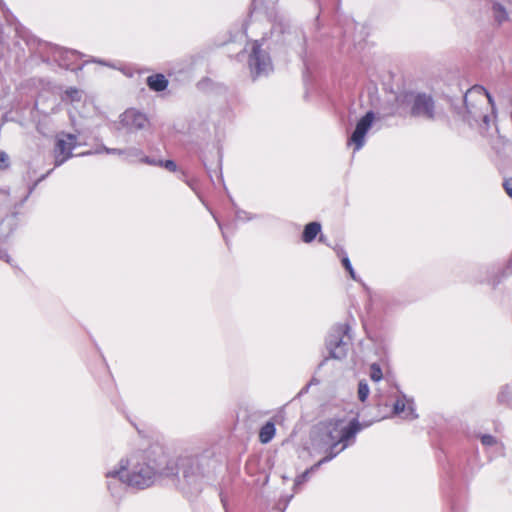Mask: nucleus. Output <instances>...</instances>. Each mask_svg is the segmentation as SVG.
Listing matches in <instances>:
<instances>
[{"label":"nucleus","mask_w":512,"mask_h":512,"mask_svg":"<svg viewBox=\"0 0 512 512\" xmlns=\"http://www.w3.org/2000/svg\"><path fill=\"white\" fill-rule=\"evenodd\" d=\"M120 123L129 132H134L144 129L149 120L144 113L131 108L121 114Z\"/></svg>","instance_id":"obj_10"},{"label":"nucleus","mask_w":512,"mask_h":512,"mask_svg":"<svg viewBox=\"0 0 512 512\" xmlns=\"http://www.w3.org/2000/svg\"><path fill=\"white\" fill-rule=\"evenodd\" d=\"M328 463V459L321 458L318 462L313 464L311 467L307 468L306 471L312 475L315 473L323 464Z\"/></svg>","instance_id":"obj_29"},{"label":"nucleus","mask_w":512,"mask_h":512,"mask_svg":"<svg viewBox=\"0 0 512 512\" xmlns=\"http://www.w3.org/2000/svg\"><path fill=\"white\" fill-rule=\"evenodd\" d=\"M50 173V171L47 174L42 175L30 188L27 197L33 192L35 187L38 185L39 182L45 179V177Z\"/></svg>","instance_id":"obj_38"},{"label":"nucleus","mask_w":512,"mask_h":512,"mask_svg":"<svg viewBox=\"0 0 512 512\" xmlns=\"http://www.w3.org/2000/svg\"><path fill=\"white\" fill-rule=\"evenodd\" d=\"M481 443L484 445V446H493L494 444H496V438L491 435V434H483L481 435Z\"/></svg>","instance_id":"obj_26"},{"label":"nucleus","mask_w":512,"mask_h":512,"mask_svg":"<svg viewBox=\"0 0 512 512\" xmlns=\"http://www.w3.org/2000/svg\"><path fill=\"white\" fill-rule=\"evenodd\" d=\"M220 501L223 505V508L225 509V512H228V502L226 496L223 494V492H220Z\"/></svg>","instance_id":"obj_40"},{"label":"nucleus","mask_w":512,"mask_h":512,"mask_svg":"<svg viewBox=\"0 0 512 512\" xmlns=\"http://www.w3.org/2000/svg\"><path fill=\"white\" fill-rule=\"evenodd\" d=\"M405 98L411 102V115L426 120L435 119V102L431 95L426 93H408Z\"/></svg>","instance_id":"obj_5"},{"label":"nucleus","mask_w":512,"mask_h":512,"mask_svg":"<svg viewBox=\"0 0 512 512\" xmlns=\"http://www.w3.org/2000/svg\"><path fill=\"white\" fill-rule=\"evenodd\" d=\"M62 54L64 56L63 61H65V59L78 58L80 56V54L74 50H65Z\"/></svg>","instance_id":"obj_34"},{"label":"nucleus","mask_w":512,"mask_h":512,"mask_svg":"<svg viewBox=\"0 0 512 512\" xmlns=\"http://www.w3.org/2000/svg\"><path fill=\"white\" fill-rule=\"evenodd\" d=\"M350 326L348 324H336L328 332L325 339V346L328 356L318 364L320 370L326 362L331 359L341 360L347 356L350 335Z\"/></svg>","instance_id":"obj_3"},{"label":"nucleus","mask_w":512,"mask_h":512,"mask_svg":"<svg viewBox=\"0 0 512 512\" xmlns=\"http://www.w3.org/2000/svg\"><path fill=\"white\" fill-rule=\"evenodd\" d=\"M10 205V194L0 189V214Z\"/></svg>","instance_id":"obj_25"},{"label":"nucleus","mask_w":512,"mask_h":512,"mask_svg":"<svg viewBox=\"0 0 512 512\" xmlns=\"http://www.w3.org/2000/svg\"><path fill=\"white\" fill-rule=\"evenodd\" d=\"M321 232V224L319 222L308 223L302 233V241L304 243H311L315 240L317 235Z\"/></svg>","instance_id":"obj_18"},{"label":"nucleus","mask_w":512,"mask_h":512,"mask_svg":"<svg viewBox=\"0 0 512 512\" xmlns=\"http://www.w3.org/2000/svg\"><path fill=\"white\" fill-rule=\"evenodd\" d=\"M66 95L71 99V101H80L81 95L77 88H69L66 90Z\"/></svg>","instance_id":"obj_27"},{"label":"nucleus","mask_w":512,"mask_h":512,"mask_svg":"<svg viewBox=\"0 0 512 512\" xmlns=\"http://www.w3.org/2000/svg\"><path fill=\"white\" fill-rule=\"evenodd\" d=\"M261 46L262 44L258 40H255L248 58V65L253 79L261 75H266L272 70L270 56Z\"/></svg>","instance_id":"obj_6"},{"label":"nucleus","mask_w":512,"mask_h":512,"mask_svg":"<svg viewBox=\"0 0 512 512\" xmlns=\"http://www.w3.org/2000/svg\"><path fill=\"white\" fill-rule=\"evenodd\" d=\"M464 102H465V105H466V108H467L468 112L471 113V111L468 108V104H467V95L464 98Z\"/></svg>","instance_id":"obj_44"},{"label":"nucleus","mask_w":512,"mask_h":512,"mask_svg":"<svg viewBox=\"0 0 512 512\" xmlns=\"http://www.w3.org/2000/svg\"><path fill=\"white\" fill-rule=\"evenodd\" d=\"M374 113L368 111L357 123L354 132L350 137V142L355 145V150H360L365 143V135L372 126L374 120Z\"/></svg>","instance_id":"obj_11"},{"label":"nucleus","mask_w":512,"mask_h":512,"mask_svg":"<svg viewBox=\"0 0 512 512\" xmlns=\"http://www.w3.org/2000/svg\"><path fill=\"white\" fill-rule=\"evenodd\" d=\"M496 401L498 405L512 409V385H502L497 393Z\"/></svg>","instance_id":"obj_15"},{"label":"nucleus","mask_w":512,"mask_h":512,"mask_svg":"<svg viewBox=\"0 0 512 512\" xmlns=\"http://www.w3.org/2000/svg\"><path fill=\"white\" fill-rule=\"evenodd\" d=\"M0 259L5 260L7 263H11V258L8 253L0 248Z\"/></svg>","instance_id":"obj_39"},{"label":"nucleus","mask_w":512,"mask_h":512,"mask_svg":"<svg viewBox=\"0 0 512 512\" xmlns=\"http://www.w3.org/2000/svg\"><path fill=\"white\" fill-rule=\"evenodd\" d=\"M143 154H144L143 151L137 147H129V148H126L123 150H119V152H118V155L122 156L123 159L128 162H135V161L141 162Z\"/></svg>","instance_id":"obj_19"},{"label":"nucleus","mask_w":512,"mask_h":512,"mask_svg":"<svg viewBox=\"0 0 512 512\" xmlns=\"http://www.w3.org/2000/svg\"><path fill=\"white\" fill-rule=\"evenodd\" d=\"M319 384V380L313 377L310 382L303 388V391H307L310 385Z\"/></svg>","instance_id":"obj_43"},{"label":"nucleus","mask_w":512,"mask_h":512,"mask_svg":"<svg viewBox=\"0 0 512 512\" xmlns=\"http://www.w3.org/2000/svg\"><path fill=\"white\" fill-rule=\"evenodd\" d=\"M451 512H465L463 504L458 500L451 499Z\"/></svg>","instance_id":"obj_30"},{"label":"nucleus","mask_w":512,"mask_h":512,"mask_svg":"<svg viewBox=\"0 0 512 512\" xmlns=\"http://www.w3.org/2000/svg\"><path fill=\"white\" fill-rule=\"evenodd\" d=\"M17 226V213L7 215L0 222V239H6Z\"/></svg>","instance_id":"obj_14"},{"label":"nucleus","mask_w":512,"mask_h":512,"mask_svg":"<svg viewBox=\"0 0 512 512\" xmlns=\"http://www.w3.org/2000/svg\"><path fill=\"white\" fill-rule=\"evenodd\" d=\"M77 146V137L74 134H65L57 138L53 150L55 167L61 166L72 157V151Z\"/></svg>","instance_id":"obj_8"},{"label":"nucleus","mask_w":512,"mask_h":512,"mask_svg":"<svg viewBox=\"0 0 512 512\" xmlns=\"http://www.w3.org/2000/svg\"><path fill=\"white\" fill-rule=\"evenodd\" d=\"M505 192L512 198V178H505L503 181Z\"/></svg>","instance_id":"obj_32"},{"label":"nucleus","mask_w":512,"mask_h":512,"mask_svg":"<svg viewBox=\"0 0 512 512\" xmlns=\"http://www.w3.org/2000/svg\"><path fill=\"white\" fill-rule=\"evenodd\" d=\"M129 463V460L121 459L117 467L105 473L107 489L114 498H121L126 488L129 487L125 477Z\"/></svg>","instance_id":"obj_4"},{"label":"nucleus","mask_w":512,"mask_h":512,"mask_svg":"<svg viewBox=\"0 0 512 512\" xmlns=\"http://www.w3.org/2000/svg\"><path fill=\"white\" fill-rule=\"evenodd\" d=\"M214 463L208 454L180 456L174 465H166L164 475H177L181 491L187 496H196L209 479Z\"/></svg>","instance_id":"obj_1"},{"label":"nucleus","mask_w":512,"mask_h":512,"mask_svg":"<svg viewBox=\"0 0 512 512\" xmlns=\"http://www.w3.org/2000/svg\"><path fill=\"white\" fill-rule=\"evenodd\" d=\"M148 456L145 453H139L132 456L129 460L128 469L125 471L128 486L138 490L150 487L155 480L157 473L164 474L165 468H161L155 461L147 462Z\"/></svg>","instance_id":"obj_2"},{"label":"nucleus","mask_w":512,"mask_h":512,"mask_svg":"<svg viewBox=\"0 0 512 512\" xmlns=\"http://www.w3.org/2000/svg\"><path fill=\"white\" fill-rule=\"evenodd\" d=\"M146 83L148 87L155 92L164 91L169 84L166 77L161 73L148 76Z\"/></svg>","instance_id":"obj_16"},{"label":"nucleus","mask_w":512,"mask_h":512,"mask_svg":"<svg viewBox=\"0 0 512 512\" xmlns=\"http://www.w3.org/2000/svg\"><path fill=\"white\" fill-rule=\"evenodd\" d=\"M141 163H145V164L152 165V166H159V160H155L153 158L145 156L144 154L141 159Z\"/></svg>","instance_id":"obj_35"},{"label":"nucleus","mask_w":512,"mask_h":512,"mask_svg":"<svg viewBox=\"0 0 512 512\" xmlns=\"http://www.w3.org/2000/svg\"><path fill=\"white\" fill-rule=\"evenodd\" d=\"M120 149H116V148H107V147H103V151H105L107 154H117L118 155V152H119Z\"/></svg>","instance_id":"obj_42"},{"label":"nucleus","mask_w":512,"mask_h":512,"mask_svg":"<svg viewBox=\"0 0 512 512\" xmlns=\"http://www.w3.org/2000/svg\"><path fill=\"white\" fill-rule=\"evenodd\" d=\"M370 388L366 380H360L358 383V399L361 402H365L368 399Z\"/></svg>","instance_id":"obj_22"},{"label":"nucleus","mask_w":512,"mask_h":512,"mask_svg":"<svg viewBox=\"0 0 512 512\" xmlns=\"http://www.w3.org/2000/svg\"><path fill=\"white\" fill-rule=\"evenodd\" d=\"M320 448L323 449L325 453V456L323 458L328 459V462L333 460L337 455H339L342 451L345 450L342 449V445L338 442V440L336 442L329 443Z\"/></svg>","instance_id":"obj_20"},{"label":"nucleus","mask_w":512,"mask_h":512,"mask_svg":"<svg viewBox=\"0 0 512 512\" xmlns=\"http://www.w3.org/2000/svg\"><path fill=\"white\" fill-rule=\"evenodd\" d=\"M159 166L165 167L171 172H175L177 170V164L173 160H159Z\"/></svg>","instance_id":"obj_28"},{"label":"nucleus","mask_w":512,"mask_h":512,"mask_svg":"<svg viewBox=\"0 0 512 512\" xmlns=\"http://www.w3.org/2000/svg\"><path fill=\"white\" fill-rule=\"evenodd\" d=\"M370 378L373 382H379L383 378L382 368L379 363L374 362L370 365Z\"/></svg>","instance_id":"obj_23"},{"label":"nucleus","mask_w":512,"mask_h":512,"mask_svg":"<svg viewBox=\"0 0 512 512\" xmlns=\"http://www.w3.org/2000/svg\"><path fill=\"white\" fill-rule=\"evenodd\" d=\"M404 413V419L416 420L419 415L416 412V405L413 398L407 397L403 391H399V396L392 404V415L398 416Z\"/></svg>","instance_id":"obj_9"},{"label":"nucleus","mask_w":512,"mask_h":512,"mask_svg":"<svg viewBox=\"0 0 512 512\" xmlns=\"http://www.w3.org/2000/svg\"><path fill=\"white\" fill-rule=\"evenodd\" d=\"M509 267L512 269V257H511V260L509 262Z\"/></svg>","instance_id":"obj_47"},{"label":"nucleus","mask_w":512,"mask_h":512,"mask_svg":"<svg viewBox=\"0 0 512 512\" xmlns=\"http://www.w3.org/2000/svg\"><path fill=\"white\" fill-rule=\"evenodd\" d=\"M276 434L275 423L271 420L265 422L259 430V441L262 444H268Z\"/></svg>","instance_id":"obj_17"},{"label":"nucleus","mask_w":512,"mask_h":512,"mask_svg":"<svg viewBox=\"0 0 512 512\" xmlns=\"http://www.w3.org/2000/svg\"><path fill=\"white\" fill-rule=\"evenodd\" d=\"M8 155L3 152V151H0V168L1 169H5L9 166V163H8Z\"/></svg>","instance_id":"obj_33"},{"label":"nucleus","mask_w":512,"mask_h":512,"mask_svg":"<svg viewBox=\"0 0 512 512\" xmlns=\"http://www.w3.org/2000/svg\"><path fill=\"white\" fill-rule=\"evenodd\" d=\"M493 13H494L495 20L499 24L504 22L508 18V14L506 12L505 7L500 3L496 2L493 4Z\"/></svg>","instance_id":"obj_21"},{"label":"nucleus","mask_w":512,"mask_h":512,"mask_svg":"<svg viewBox=\"0 0 512 512\" xmlns=\"http://www.w3.org/2000/svg\"><path fill=\"white\" fill-rule=\"evenodd\" d=\"M343 422L344 420L339 418H330L321 421L316 427L313 442L319 447L336 442L338 440L339 427Z\"/></svg>","instance_id":"obj_7"},{"label":"nucleus","mask_w":512,"mask_h":512,"mask_svg":"<svg viewBox=\"0 0 512 512\" xmlns=\"http://www.w3.org/2000/svg\"><path fill=\"white\" fill-rule=\"evenodd\" d=\"M342 264L345 267V269L349 272L351 277L353 279H355L354 270H353L352 264H351V262H350L348 257H345V258L342 259Z\"/></svg>","instance_id":"obj_31"},{"label":"nucleus","mask_w":512,"mask_h":512,"mask_svg":"<svg viewBox=\"0 0 512 512\" xmlns=\"http://www.w3.org/2000/svg\"><path fill=\"white\" fill-rule=\"evenodd\" d=\"M294 497L293 494H290V495H287L285 497H282L279 501V504L280 505L281 503H283V509L281 512H284V510L287 508L288 504L290 503V501L292 500V498Z\"/></svg>","instance_id":"obj_37"},{"label":"nucleus","mask_w":512,"mask_h":512,"mask_svg":"<svg viewBox=\"0 0 512 512\" xmlns=\"http://www.w3.org/2000/svg\"><path fill=\"white\" fill-rule=\"evenodd\" d=\"M319 241H321V242H322V241H325V238L323 237V235H320V237H319Z\"/></svg>","instance_id":"obj_45"},{"label":"nucleus","mask_w":512,"mask_h":512,"mask_svg":"<svg viewBox=\"0 0 512 512\" xmlns=\"http://www.w3.org/2000/svg\"><path fill=\"white\" fill-rule=\"evenodd\" d=\"M446 473L452 483H457L459 480L469 477L467 466L462 463H449Z\"/></svg>","instance_id":"obj_13"},{"label":"nucleus","mask_w":512,"mask_h":512,"mask_svg":"<svg viewBox=\"0 0 512 512\" xmlns=\"http://www.w3.org/2000/svg\"><path fill=\"white\" fill-rule=\"evenodd\" d=\"M486 94H487L489 101L491 102L492 101L491 96L487 92H486Z\"/></svg>","instance_id":"obj_46"},{"label":"nucleus","mask_w":512,"mask_h":512,"mask_svg":"<svg viewBox=\"0 0 512 512\" xmlns=\"http://www.w3.org/2000/svg\"><path fill=\"white\" fill-rule=\"evenodd\" d=\"M294 497L293 494H290V495H287L285 497H282L279 501V504L280 505L281 503H283V509L281 512H284V510L287 508L288 504L290 503V501L292 500V498Z\"/></svg>","instance_id":"obj_36"},{"label":"nucleus","mask_w":512,"mask_h":512,"mask_svg":"<svg viewBox=\"0 0 512 512\" xmlns=\"http://www.w3.org/2000/svg\"><path fill=\"white\" fill-rule=\"evenodd\" d=\"M61 65L64 66L66 69H70L72 71L77 70V69H79V70L82 69V66L74 67L71 63H66V62L62 63Z\"/></svg>","instance_id":"obj_41"},{"label":"nucleus","mask_w":512,"mask_h":512,"mask_svg":"<svg viewBox=\"0 0 512 512\" xmlns=\"http://www.w3.org/2000/svg\"><path fill=\"white\" fill-rule=\"evenodd\" d=\"M309 477L310 474L306 470L299 474L298 476H296L293 485L294 493H297L300 490L301 486L309 480Z\"/></svg>","instance_id":"obj_24"},{"label":"nucleus","mask_w":512,"mask_h":512,"mask_svg":"<svg viewBox=\"0 0 512 512\" xmlns=\"http://www.w3.org/2000/svg\"><path fill=\"white\" fill-rule=\"evenodd\" d=\"M363 427L358 418H352L346 426L339 427L338 442L342 445V449L348 448L355 442L357 434Z\"/></svg>","instance_id":"obj_12"}]
</instances>
